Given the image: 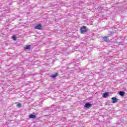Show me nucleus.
I'll use <instances>...</instances> for the list:
<instances>
[{
  "label": "nucleus",
  "instance_id": "nucleus-19",
  "mask_svg": "<svg viewBox=\"0 0 127 127\" xmlns=\"http://www.w3.org/2000/svg\"><path fill=\"white\" fill-rule=\"evenodd\" d=\"M54 106V105H52L51 107V109H52V107Z\"/></svg>",
  "mask_w": 127,
  "mask_h": 127
},
{
  "label": "nucleus",
  "instance_id": "nucleus-14",
  "mask_svg": "<svg viewBox=\"0 0 127 127\" xmlns=\"http://www.w3.org/2000/svg\"><path fill=\"white\" fill-rule=\"evenodd\" d=\"M1 105H2V106H4L6 105L5 102L3 101V100H1Z\"/></svg>",
  "mask_w": 127,
  "mask_h": 127
},
{
  "label": "nucleus",
  "instance_id": "nucleus-3",
  "mask_svg": "<svg viewBox=\"0 0 127 127\" xmlns=\"http://www.w3.org/2000/svg\"><path fill=\"white\" fill-rule=\"evenodd\" d=\"M111 100H112V104H116V103H118V101H119V99L117 98L116 97H112L111 98Z\"/></svg>",
  "mask_w": 127,
  "mask_h": 127
},
{
  "label": "nucleus",
  "instance_id": "nucleus-10",
  "mask_svg": "<svg viewBox=\"0 0 127 127\" xmlns=\"http://www.w3.org/2000/svg\"><path fill=\"white\" fill-rule=\"evenodd\" d=\"M44 111H45V112H47V111H52V109L51 107H47L44 108Z\"/></svg>",
  "mask_w": 127,
  "mask_h": 127
},
{
  "label": "nucleus",
  "instance_id": "nucleus-13",
  "mask_svg": "<svg viewBox=\"0 0 127 127\" xmlns=\"http://www.w3.org/2000/svg\"><path fill=\"white\" fill-rule=\"evenodd\" d=\"M103 40L106 42H108L110 41V40L109 39V37H103Z\"/></svg>",
  "mask_w": 127,
  "mask_h": 127
},
{
  "label": "nucleus",
  "instance_id": "nucleus-5",
  "mask_svg": "<svg viewBox=\"0 0 127 127\" xmlns=\"http://www.w3.org/2000/svg\"><path fill=\"white\" fill-rule=\"evenodd\" d=\"M16 69L18 72H22L24 70V68L23 67L20 66L17 67Z\"/></svg>",
  "mask_w": 127,
  "mask_h": 127
},
{
  "label": "nucleus",
  "instance_id": "nucleus-7",
  "mask_svg": "<svg viewBox=\"0 0 127 127\" xmlns=\"http://www.w3.org/2000/svg\"><path fill=\"white\" fill-rule=\"evenodd\" d=\"M41 27H42L41 24H39L35 27V29H41Z\"/></svg>",
  "mask_w": 127,
  "mask_h": 127
},
{
  "label": "nucleus",
  "instance_id": "nucleus-11",
  "mask_svg": "<svg viewBox=\"0 0 127 127\" xmlns=\"http://www.w3.org/2000/svg\"><path fill=\"white\" fill-rule=\"evenodd\" d=\"M118 94L120 95V96H121V97H124V95L126 94V92L123 91H120L119 92Z\"/></svg>",
  "mask_w": 127,
  "mask_h": 127
},
{
  "label": "nucleus",
  "instance_id": "nucleus-16",
  "mask_svg": "<svg viewBox=\"0 0 127 127\" xmlns=\"http://www.w3.org/2000/svg\"><path fill=\"white\" fill-rule=\"evenodd\" d=\"M24 76H25V77H30V76H31V74L27 73V74H25Z\"/></svg>",
  "mask_w": 127,
  "mask_h": 127
},
{
  "label": "nucleus",
  "instance_id": "nucleus-12",
  "mask_svg": "<svg viewBox=\"0 0 127 127\" xmlns=\"http://www.w3.org/2000/svg\"><path fill=\"white\" fill-rule=\"evenodd\" d=\"M29 119H36V115L33 114H30L29 115Z\"/></svg>",
  "mask_w": 127,
  "mask_h": 127
},
{
  "label": "nucleus",
  "instance_id": "nucleus-8",
  "mask_svg": "<svg viewBox=\"0 0 127 127\" xmlns=\"http://www.w3.org/2000/svg\"><path fill=\"white\" fill-rule=\"evenodd\" d=\"M24 50H28L31 49V46L30 45H27L24 47Z\"/></svg>",
  "mask_w": 127,
  "mask_h": 127
},
{
  "label": "nucleus",
  "instance_id": "nucleus-18",
  "mask_svg": "<svg viewBox=\"0 0 127 127\" xmlns=\"http://www.w3.org/2000/svg\"><path fill=\"white\" fill-rule=\"evenodd\" d=\"M110 36H113L114 35V33H111V34H109Z\"/></svg>",
  "mask_w": 127,
  "mask_h": 127
},
{
  "label": "nucleus",
  "instance_id": "nucleus-15",
  "mask_svg": "<svg viewBox=\"0 0 127 127\" xmlns=\"http://www.w3.org/2000/svg\"><path fill=\"white\" fill-rule=\"evenodd\" d=\"M12 39H13L14 41H15V40H16V36H15V35H13V36H12Z\"/></svg>",
  "mask_w": 127,
  "mask_h": 127
},
{
  "label": "nucleus",
  "instance_id": "nucleus-6",
  "mask_svg": "<svg viewBox=\"0 0 127 127\" xmlns=\"http://www.w3.org/2000/svg\"><path fill=\"white\" fill-rule=\"evenodd\" d=\"M109 95H110V92H104L103 95V97L107 98V97H109Z\"/></svg>",
  "mask_w": 127,
  "mask_h": 127
},
{
  "label": "nucleus",
  "instance_id": "nucleus-4",
  "mask_svg": "<svg viewBox=\"0 0 127 127\" xmlns=\"http://www.w3.org/2000/svg\"><path fill=\"white\" fill-rule=\"evenodd\" d=\"M91 107H92V104L90 103V102H87L84 105V108L86 109H89Z\"/></svg>",
  "mask_w": 127,
  "mask_h": 127
},
{
  "label": "nucleus",
  "instance_id": "nucleus-2",
  "mask_svg": "<svg viewBox=\"0 0 127 127\" xmlns=\"http://www.w3.org/2000/svg\"><path fill=\"white\" fill-rule=\"evenodd\" d=\"M80 31L81 33H85V32H87L88 31V30L87 29V27L86 26H83L80 28Z\"/></svg>",
  "mask_w": 127,
  "mask_h": 127
},
{
  "label": "nucleus",
  "instance_id": "nucleus-1",
  "mask_svg": "<svg viewBox=\"0 0 127 127\" xmlns=\"http://www.w3.org/2000/svg\"><path fill=\"white\" fill-rule=\"evenodd\" d=\"M120 39H121V42H118V45H125V39H126V37L122 38L120 37Z\"/></svg>",
  "mask_w": 127,
  "mask_h": 127
},
{
  "label": "nucleus",
  "instance_id": "nucleus-17",
  "mask_svg": "<svg viewBox=\"0 0 127 127\" xmlns=\"http://www.w3.org/2000/svg\"><path fill=\"white\" fill-rule=\"evenodd\" d=\"M21 103H18L17 105V108H21Z\"/></svg>",
  "mask_w": 127,
  "mask_h": 127
},
{
  "label": "nucleus",
  "instance_id": "nucleus-9",
  "mask_svg": "<svg viewBox=\"0 0 127 127\" xmlns=\"http://www.w3.org/2000/svg\"><path fill=\"white\" fill-rule=\"evenodd\" d=\"M58 75V72L56 73L55 74H52L50 75V77L53 79H55L56 77Z\"/></svg>",
  "mask_w": 127,
  "mask_h": 127
}]
</instances>
